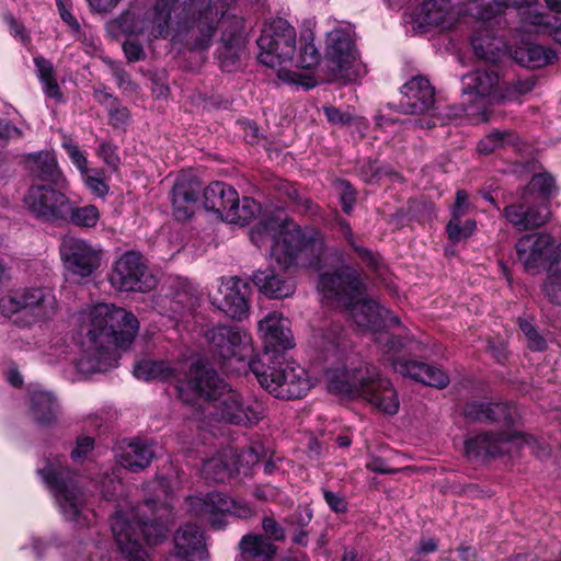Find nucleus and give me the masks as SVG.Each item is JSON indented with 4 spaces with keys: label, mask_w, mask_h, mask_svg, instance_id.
Masks as SVG:
<instances>
[{
    "label": "nucleus",
    "mask_w": 561,
    "mask_h": 561,
    "mask_svg": "<svg viewBox=\"0 0 561 561\" xmlns=\"http://www.w3.org/2000/svg\"><path fill=\"white\" fill-rule=\"evenodd\" d=\"M37 472L53 491L64 517L82 527L90 526L91 517H94V514L88 508L89 494L77 476L59 459L47 461L46 466L38 469Z\"/></svg>",
    "instance_id": "obj_5"
},
{
    "label": "nucleus",
    "mask_w": 561,
    "mask_h": 561,
    "mask_svg": "<svg viewBox=\"0 0 561 561\" xmlns=\"http://www.w3.org/2000/svg\"><path fill=\"white\" fill-rule=\"evenodd\" d=\"M542 288L552 304L561 305V277H552L548 274Z\"/></svg>",
    "instance_id": "obj_61"
},
{
    "label": "nucleus",
    "mask_w": 561,
    "mask_h": 561,
    "mask_svg": "<svg viewBox=\"0 0 561 561\" xmlns=\"http://www.w3.org/2000/svg\"><path fill=\"white\" fill-rule=\"evenodd\" d=\"M324 249V237L320 231L311 228L301 229L293 222L280 221L271 255L280 268L288 270L298 261L309 265L318 264Z\"/></svg>",
    "instance_id": "obj_7"
},
{
    "label": "nucleus",
    "mask_w": 561,
    "mask_h": 561,
    "mask_svg": "<svg viewBox=\"0 0 561 561\" xmlns=\"http://www.w3.org/2000/svg\"><path fill=\"white\" fill-rule=\"evenodd\" d=\"M471 45L478 59L492 65L506 56L505 43L491 30H477L471 38Z\"/></svg>",
    "instance_id": "obj_36"
},
{
    "label": "nucleus",
    "mask_w": 561,
    "mask_h": 561,
    "mask_svg": "<svg viewBox=\"0 0 561 561\" xmlns=\"http://www.w3.org/2000/svg\"><path fill=\"white\" fill-rule=\"evenodd\" d=\"M360 297L362 296L345 302L344 306L358 328L376 331L381 327L383 321L381 308L376 301L362 299Z\"/></svg>",
    "instance_id": "obj_35"
},
{
    "label": "nucleus",
    "mask_w": 561,
    "mask_h": 561,
    "mask_svg": "<svg viewBox=\"0 0 561 561\" xmlns=\"http://www.w3.org/2000/svg\"><path fill=\"white\" fill-rule=\"evenodd\" d=\"M459 18V11L453 0H425L416 14L415 21L420 27H454Z\"/></svg>",
    "instance_id": "obj_25"
},
{
    "label": "nucleus",
    "mask_w": 561,
    "mask_h": 561,
    "mask_svg": "<svg viewBox=\"0 0 561 561\" xmlns=\"http://www.w3.org/2000/svg\"><path fill=\"white\" fill-rule=\"evenodd\" d=\"M497 149H512L515 152L522 153L528 149V145L508 129L494 130L478 144V150L483 154H490Z\"/></svg>",
    "instance_id": "obj_40"
},
{
    "label": "nucleus",
    "mask_w": 561,
    "mask_h": 561,
    "mask_svg": "<svg viewBox=\"0 0 561 561\" xmlns=\"http://www.w3.org/2000/svg\"><path fill=\"white\" fill-rule=\"evenodd\" d=\"M35 66L37 68L38 78L44 85V92L48 98L57 101L61 100V92L59 85L54 76L53 65L44 57L34 58Z\"/></svg>",
    "instance_id": "obj_48"
},
{
    "label": "nucleus",
    "mask_w": 561,
    "mask_h": 561,
    "mask_svg": "<svg viewBox=\"0 0 561 561\" xmlns=\"http://www.w3.org/2000/svg\"><path fill=\"white\" fill-rule=\"evenodd\" d=\"M186 504L190 513L208 522L213 528L221 529L226 525L228 512L233 506V499L220 492H209L203 496L187 497Z\"/></svg>",
    "instance_id": "obj_21"
},
{
    "label": "nucleus",
    "mask_w": 561,
    "mask_h": 561,
    "mask_svg": "<svg viewBox=\"0 0 561 561\" xmlns=\"http://www.w3.org/2000/svg\"><path fill=\"white\" fill-rule=\"evenodd\" d=\"M239 471L236 451L232 449H225L208 458L202 468L204 478L213 482H225Z\"/></svg>",
    "instance_id": "obj_37"
},
{
    "label": "nucleus",
    "mask_w": 561,
    "mask_h": 561,
    "mask_svg": "<svg viewBox=\"0 0 561 561\" xmlns=\"http://www.w3.org/2000/svg\"><path fill=\"white\" fill-rule=\"evenodd\" d=\"M401 94L399 108L404 114H425L434 105V88L422 76L414 77L407 82L401 89Z\"/></svg>",
    "instance_id": "obj_22"
},
{
    "label": "nucleus",
    "mask_w": 561,
    "mask_h": 561,
    "mask_svg": "<svg viewBox=\"0 0 561 561\" xmlns=\"http://www.w3.org/2000/svg\"><path fill=\"white\" fill-rule=\"evenodd\" d=\"M221 298H213L211 304L232 320L242 321L249 314L251 288L247 280L238 276L225 279L220 287Z\"/></svg>",
    "instance_id": "obj_18"
},
{
    "label": "nucleus",
    "mask_w": 561,
    "mask_h": 561,
    "mask_svg": "<svg viewBox=\"0 0 561 561\" xmlns=\"http://www.w3.org/2000/svg\"><path fill=\"white\" fill-rule=\"evenodd\" d=\"M259 330L264 342V352L268 353L270 363L283 358V352L295 345L288 319L277 311L268 312L259 321Z\"/></svg>",
    "instance_id": "obj_17"
},
{
    "label": "nucleus",
    "mask_w": 561,
    "mask_h": 561,
    "mask_svg": "<svg viewBox=\"0 0 561 561\" xmlns=\"http://www.w3.org/2000/svg\"><path fill=\"white\" fill-rule=\"evenodd\" d=\"M264 448L260 443L252 444L241 453H236L237 467L240 469L241 466L251 467L261 460L263 457Z\"/></svg>",
    "instance_id": "obj_53"
},
{
    "label": "nucleus",
    "mask_w": 561,
    "mask_h": 561,
    "mask_svg": "<svg viewBox=\"0 0 561 561\" xmlns=\"http://www.w3.org/2000/svg\"><path fill=\"white\" fill-rule=\"evenodd\" d=\"M471 207L468 193L465 190H458L451 210V218L446 226L448 237L454 242L469 238L476 230L477 224L474 220L468 219L462 222V217L470 211Z\"/></svg>",
    "instance_id": "obj_30"
},
{
    "label": "nucleus",
    "mask_w": 561,
    "mask_h": 561,
    "mask_svg": "<svg viewBox=\"0 0 561 561\" xmlns=\"http://www.w3.org/2000/svg\"><path fill=\"white\" fill-rule=\"evenodd\" d=\"M262 529L265 533L266 537L270 541H282L285 539V530L278 524V522L272 516H265L262 519Z\"/></svg>",
    "instance_id": "obj_57"
},
{
    "label": "nucleus",
    "mask_w": 561,
    "mask_h": 561,
    "mask_svg": "<svg viewBox=\"0 0 561 561\" xmlns=\"http://www.w3.org/2000/svg\"><path fill=\"white\" fill-rule=\"evenodd\" d=\"M535 79L534 77H526V78H513L510 81H503L502 82V94H497L500 98H502V101H511L518 99L520 95L526 94L530 92L535 87Z\"/></svg>",
    "instance_id": "obj_49"
},
{
    "label": "nucleus",
    "mask_w": 561,
    "mask_h": 561,
    "mask_svg": "<svg viewBox=\"0 0 561 561\" xmlns=\"http://www.w3.org/2000/svg\"><path fill=\"white\" fill-rule=\"evenodd\" d=\"M396 373L410 377L430 387L443 389L448 386V375L436 366L416 360L394 359L391 363Z\"/></svg>",
    "instance_id": "obj_27"
},
{
    "label": "nucleus",
    "mask_w": 561,
    "mask_h": 561,
    "mask_svg": "<svg viewBox=\"0 0 561 561\" xmlns=\"http://www.w3.org/2000/svg\"><path fill=\"white\" fill-rule=\"evenodd\" d=\"M318 289L328 299L344 305L365 291L359 273L351 267L343 266L334 273H323L319 277Z\"/></svg>",
    "instance_id": "obj_15"
},
{
    "label": "nucleus",
    "mask_w": 561,
    "mask_h": 561,
    "mask_svg": "<svg viewBox=\"0 0 561 561\" xmlns=\"http://www.w3.org/2000/svg\"><path fill=\"white\" fill-rule=\"evenodd\" d=\"M556 58L553 49L537 44H527L516 49L514 54V59L527 68H541L551 64Z\"/></svg>",
    "instance_id": "obj_43"
},
{
    "label": "nucleus",
    "mask_w": 561,
    "mask_h": 561,
    "mask_svg": "<svg viewBox=\"0 0 561 561\" xmlns=\"http://www.w3.org/2000/svg\"><path fill=\"white\" fill-rule=\"evenodd\" d=\"M24 203L35 218L45 222H61L70 210V199L50 185H32Z\"/></svg>",
    "instance_id": "obj_13"
},
{
    "label": "nucleus",
    "mask_w": 561,
    "mask_h": 561,
    "mask_svg": "<svg viewBox=\"0 0 561 561\" xmlns=\"http://www.w3.org/2000/svg\"><path fill=\"white\" fill-rule=\"evenodd\" d=\"M339 226L344 237L346 238L348 244L354 249L358 256L370 267L377 268V260L375 259L373 253L368 249L355 244L350 224L344 219H340Z\"/></svg>",
    "instance_id": "obj_52"
},
{
    "label": "nucleus",
    "mask_w": 561,
    "mask_h": 561,
    "mask_svg": "<svg viewBox=\"0 0 561 561\" xmlns=\"http://www.w3.org/2000/svg\"><path fill=\"white\" fill-rule=\"evenodd\" d=\"M56 297L47 287H26L0 299V311L5 317L23 313L31 322L53 319L57 312Z\"/></svg>",
    "instance_id": "obj_9"
},
{
    "label": "nucleus",
    "mask_w": 561,
    "mask_h": 561,
    "mask_svg": "<svg viewBox=\"0 0 561 561\" xmlns=\"http://www.w3.org/2000/svg\"><path fill=\"white\" fill-rule=\"evenodd\" d=\"M527 445L537 456L547 455L539 440L519 433H481L465 442V451L471 460H486L510 453L513 446Z\"/></svg>",
    "instance_id": "obj_11"
},
{
    "label": "nucleus",
    "mask_w": 561,
    "mask_h": 561,
    "mask_svg": "<svg viewBox=\"0 0 561 561\" xmlns=\"http://www.w3.org/2000/svg\"><path fill=\"white\" fill-rule=\"evenodd\" d=\"M174 551L167 561H203L206 558L205 540L201 528L194 524L182 526L174 535Z\"/></svg>",
    "instance_id": "obj_24"
},
{
    "label": "nucleus",
    "mask_w": 561,
    "mask_h": 561,
    "mask_svg": "<svg viewBox=\"0 0 561 561\" xmlns=\"http://www.w3.org/2000/svg\"><path fill=\"white\" fill-rule=\"evenodd\" d=\"M59 405L56 398L47 391L36 390L31 393V414L39 425L56 422Z\"/></svg>",
    "instance_id": "obj_41"
},
{
    "label": "nucleus",
    "mask_w": 561,
    "mask_h": 561,
    "mask_svg": "<svg viewBox=\"0 0 561 561\" xmlns=\"http://www.w3.org/2000/svg\"><path fill=\"white\" fill-rule=\"evenodd\" d=\"M489 403L472 402L465 408V416L470 421H488Z\"/></svg>",
    "instance_id": "obj_62"
},
{
    "label": "nucleus",
    "mask_w": 561,
    "mask_h": 561,
    "mask_svg": "<svg viewBox=\"0 0 561 561\" xmlns=\"http://www.w3.org/2000/svg\"><path fill=\"white\" fill-rule=\"evenodd\" d=\"M26 169L35 179L54 184L57 187H64L66 182L60 171L57 159L53 152L38 151L25 157Z\"/></svg>",
    "instance_id": "obj_29"
},
{
    "label": "nucleus",
    "mask_w": 561,
    "mask_h": 561,
    "mask_svg": "<svg viewBox=\"0 0 561 561\" xmlns=\"http://www.w3.org/2000/svg\"><path fill=\"white\" fill-rule=\"evenodd\" d=\"M518 196L517 202L507 205L503 210L507 222L519 231L542 226L549 218V210L543 206L534 205L528 187H524Z\"/></svg>",
    "instance_id": "obj_20"
},
{
    "label": "nucleus",
    "mask_w": 561,
    "mask_h": 561,
    "mask_svg": "<svg viewBox=\"0 0 561 561\" xmlns=\"http://www.w3.org/2000/svg\"><path fill=\"white\" fill-rule=\"evenodd\" d=\"M247 366L256 377L259 383L278 399H300L312 387L305 368L285 363L283 358L270 363L268 353L250 359Z\"/></svg>",
    "instance_id": "obj_6"
},
{
    "label": "nucleus",
    "mask_w": 561,
    "mask_h": 561,
    "mask_svg": "<svg viewBox=\"0 0 561 561\" xmlns=\"http://www.w3.org/2000/svg\"><path fill=\"white\" fill-rule=\"evenodd\" d=\"M229 23L230 30H224L217 48L221 67L227 71H231L234 68L243 45L241 20L233 18Z\"/></svg>",
    "instance_id": "obj_32"
},
{
    "label": "nucleus",
    "mask_w": 561,
    "mask_h": 561,
    "mask_svg": "<svg viewBox=\"0 0 561 561\" xmlns=\"http://www.w3.org/2000/svg\"><path fill=\"white\" fill-rule=\"evenodd\" d=\"M178 388L179 398L184 403H193L196 398H204L214 403L221 420L236 425L248 426L264 416L262 402L245 401L215 369L199 363L191 366L188 380L180 383Z\"/></svg>",
    "instance_id": "obj_3"
},
{
    "label": "nucleus",
    "mask_w": 561,
    "mask_h": 561,
    "mask_svg": "<svg viewBox=\"0 0 561 561\" xmlns=\"http://www.w3.org/2000/svg\"><path fill=\"white\" fill-rule=\"evenodd\" d=\"M56 4L62 21L69 26L73 34L80 33V24L71 13L70 0H56Z\"/></svg>",
    "instance_id": "obj_58"
},
{
    "label": "nucleus",
    "mask_w": 561,
    "mask_h": 561,
    "mask_svg": "<svg viewBox=\"0 0 561 561\" xmlns=\"http://www.w3.org/2000/svg\"><path fill=\"white\" fill-rule=\"evenodd\" d=\"M323 112L327 119L332 124L347 125L353 119L351 114L342 112L340 108L335 106H324Z\"/></svg>",
    "instance_id": "obj_64"
},
{
    "label": "nucleus",
    "mask_w": 561,
    "mask_h": 561,
    "mask_svg": "<svg viewBox=\"0 0 561 561\" xmlns=\"http://www.w3.org/2000/svg\"><path fill=\"white\" fill-rule=\"evenodd\" d=\"M238 201V192L224 182H213L203 192V205L225 220V213Z\"/></svg>",
    "instance_id": "obj_34"
},
{
    "label": "nucleus",
    "mask_w": 561,
    "mask_h": 561,
    "mask_svg": "<svg viewBox=\"0 0 561 561\" xmlns=\"http://www.w3.org/2000/svg\"><path fill=\"white\" fill-rule=\"evenodd\" d=\"M62 148L66 150L71 162L82 174L88 173V160L79 147L69 138L64 139Z\"/></svg>",
    "instance_id": "obj_54"
},
{
    "label": "nucleus",
    "mask_w": 561,
    "mask_h": 561,
    "mask_svg": "<svg viewBox=\"0 0 561 561\" xmlns=\"http://www.w3.org/2000/svg\"><path fill=\"white\" fill-rule=\"evenodd\" d=\"M463 93H473L490 102H502L503 88L500 76L493 68H477L462 77Z\"/></svg>",
    "instance_id": "obj_26"
},
{
    "label": "nucleus",
    "mask_w": 561,
    "mask_h": 561,
    "mask_svg": "<svg viewBox=\"0 0 561 561\" xmlns=\"http://www.w3.org/2000/svg\"><path fill=\"white\" fill-rule=\"evenodd\" d=\"M355 58V44L351 34L343 28L331 31L327 35L324 57L320 64L323 79L328 82L351 80Z\"/></svg>",
    "instance_id": "obj_10"
},
{
    "label": "nucleus",
    "mask_w": 561,
    "mask_h": 561,
    "mask_svg": "<svg viewBox=\"0 0 561 561\" xmlns=\"http://www.w3.org/2000/svg\"><path fill=\"white\" fill-rule=\"evenodd\" d=\"M147 266L139 252L124 253L113 265L110 282L121 291H145L144 276Z\"/></svg>",
    "instance_id": "obj_19"
},
{
    "label": "nucleus",
    "mask_w": 561,
    "mask_h": 561,
    "mask_svg": "<svg viewBox=\"0 0 561 561\" xmlns=\"http://www.w3.org/2000/svg\"><path fill=\"white\" fill-rule=\"evenodd\" d=\"M144 508H147L149 511H152L156 513L157 511H162L159 516H154L152 518H145L144 516H140L139 514H135L134 512L129 513L128 515L123 513L122 511H117L115 515L111 519V524L113 523L114 518L118 515L123 516L128 524L130 525L129 533L131 536L138 539L140 541V534L142 539L150 546L159 543L161 540H163L169 531L168 527V520L164 518V513H167L169 510L167 506L161 505L159 508L157 506V502L153 499H147L144 503ZM141 543V542H139ZM142 547V545H140Z\"/></svg>",
    "instance_id": "obj_16"
},
{
    "label": "nucleus",
    "mask_w": 561,
    "mask_h": 561,
    "mask_svg": "<svg viewBox=\"0 0 561 561\" xmlns=\"http://www.w3.org/2000/svg\"><path fill=\"white\" fill-rule=\"evenodd\" d=\"M154 456L153 445L142 439H134L119 446L116 454L118 463L131 472L145 470Z\"/></svg>",
    "instance_id": "obj_31"
},
{
    "label": "nucleus",
    "mask_w": 561,
    "mask_h": 561,
    "mask_svg": "<svg viewBox=\"0 0 561 561\" xmlns=\"http://www.w3.org/2000/svg\"><path fill=\"white\" fill-rule=\"evenodd\" d=\"M98 154L103 159V161L113 169H116L119 164V158L116 153V147L102 141L99 146Z\"/></svg>",
    "instance_id": "obj_63"
},
{
    "label": "nucleus",
    "mask_w": 561,
    "mask_h": 561,
    "mask_svg": "<svg viewBox=\"0 0 561 561\" xmlns=\"http://www.w3.org/2000/svg\"><path fill=\"white\" fill-rule=\"evenodd\" d=\"M280 228V220L276 218H267L257 222L251 228L250 239L257 248H261L267 243L271 247L274 244L277 231Z\"/></svg>",
    "instance_id": "obj_47"
},
{
    "label": "nucleus",
    "mask_w": 561,
    "mask_h": 561,
    "mask_svg": "<svg viewBox=\"0 0 561 561\" xmlns=\"http://www.w3.org/2000/svg\"><path fill=\"white\" fill-rule=\"evenodd\" d=\"M376 343L385 351L399 353L403 346V340L399 336L392 335L387 331H375Z\"/></svg>",
    "instance_id": "obj_55"
},
{
    "label": "nucleus",
    "mask_w": 561,
    "mask_h": 561,
    "mask_svg": "<svg viewBox=\"0 0 561 561\" xmlns=\"http://www.w3.org/2000/svg\"><path fill=\"white\" fill-rule=\"evenodd\" d=\"M60 257L68 275L77 278L92 276L101 266L103 250L90 241L66 236L59 247Z\"/></svg>",
    "instance_id": "obj_12"
},
{
    "label": "nucleus",
    "mask_w": 561,
    "mask_h": 561,
    "mask_svg": "<svg viewBox=\"0 0 561 561\" xmlns=\"http://www.w3.org/2000/svg\"><path fill=\"white\" fill-rule=\"evenodd\" d=\"M181 371L168 360H140L134 367V376L145 381H176L175 388L179 393V385L188 380V375L182 379Z\"/></svg>",
    "instance_id": "obj_33"
},
{
    "label": "nucleus",
    "mask_w": 561,
    "mask_h": 561,
    "mask_svg": "<svg viewBox=\"0 0 561 561\" xmlns=\"http://www.w3.org/2000/svg\"><path fill=\"white\" fill-rule=\"evenodd\" d=\"M205 337L211 351L222 359L243 363L252 353L250 334L237 325L217 324L206 331Z\"/></svg>",
    "instance_id": "obj_14"
},
{
    "label": "nucleus",
    "mask_w": 561,
    "mask_h": 561,
    "mask_svg": "<svg viewBox=\"0 0 561 561\" xmlns=\"http://www.w3.org/2000/svg\"><path fill=\"white\" fill-rule=\"evenodd\" d=\"M100 219V211L94 205L76 206L70 201V210L61 222H70L82 228H93Z\"/></svg>",
    "instance_id": "obj_46"
},
{
    "label": "nucleus",
    "mask_w": 561,
    "mask_h": 561,
    "mask_svg": "<svg viewBox=\"0 0 561 561\" xmlns=\"http://www.w3.org/2000/svg\"><path fill=\"white\" fill-rule=\"evenodd\" d=\"M289 64L302 69H310L314 66L320 67V54L313 44V34L311 32L301 34L299 53L297 55L294 54V61Z\"/></svg>",
    "instance_id": "obj_45"
},
{
    "label": "nucleus",
    "mask_w": 561,
    "mask_h": 561,
    "mask_svg": "<svg viewBox=\"0 0 561 561\" xmlns=\"http://www.w3.org/2000/svg\"><path fill=\"white\" fill-rule=\"evenodd\" d=\"M130 525L118 515L112 523V533L122 553L130 561H147V552L129 533Z\"/></svg>",
    "instance_id": "obj_39"
},
{
    "label": "nucleus",
    "mask_w": 561,
    "mask_h": 561,
    "mask_svg": "<svg viewBox=\"0 0 561 561\" xmlns=\"http://www.w3.org/2000/svg\"><path fill=\"white\" fill-rule=\"evenodd\" d=\"M101 493L106 501H114L116 496L122 493V482L118 476L113 471L112 473L104 472L99 480Z\"/></svg>",
    "instance_id": "obj_51"
},
{
    "label": "nucleus",
    "mask_w": 561,
    "mask_h": 561,
    "mask_svg": "<svg viewBox=\"0 0 561 561\" xmlns=\"http://www.w3.org/2000/svg\"><path fill=\"white\" fill-rule=\"evenodd\" d=\"M228 12L227 0H157L152 10L144 14L124 12L119 28L127 34H147L149 38H174L195 49H205L217 30L220 19Z\"/></svg>",
    "instance_id": "obj_1"
},
{
    "label": "nucleus",
    "mask_w": 561,
    "mask_h": 561,
    "mask_svg": "<svg viewBox=\"0 0 561 561\" xmlns=\"http://www.w3.org/2000/svg\"><path fill=\"white\" fill-rule=\"evenodd\" d=\"M328 389L339 396L359 397L387 414H396L399 410L398 394L390 380L370 364H365L352 371L339 369L330 371Z\"/></svg>",
    "instance_id": "obj_4"
},
{
    "label": "nucleus",
    "mask_w": 561,
    "mask_h": 561,
    "mask_svg": "<svg viewBox=\"0 0 561 561\" xmlns=\"http://www.w3.org/2000/svg\"><path fill=\"white\" fill-rule=\"evenodd\" d=\"M81 330L85 336V351L77 360L76 368L88 375L107 370L112 365V351L131 344L139 330V322L124 308L99 304L89 311Z\"/></svg>",
    "instance_id": "obj_2"
},
{
    "label": "nucleus",
    "mask_w": 561,
    "mask_h": 561,
    "mask_svg": "<svg viewBox=\"0 0 561 561\" xmlns=\"http://www.w3.org/2000/svg\"><path fill=\"white\" fill-rule=\"evenodd\" d=\"M260 211L261 206L259 203L251 197H243L241 204L238 199L236 204L229 208L228 213H225V221L244 226Z\"/></svg>",
    "instance_id": "obj_44"
},
{
    "label": "nucleus",
    "mask_w": 561,
    "mask_h": 561,
    "mask_svg": "<svg viewBox=\"0 0 561 561\" xmlns=\"http://www.w3.org/2000/svg\"><path fill=\"white\" fill-rule=\"evenodd\" d=\"M526 20L528 24L537 27L539 32L547 33L550 36H552V31L558 26L554 25L545 13L537 11L528 12Z\"/></svg>",
    "instance_id": "obj_56"
},
{
    "label": "nucleus",
    "mask_w": 561,
    "mask_h": 561,
    "mask_svg": "<svg viewBox=\"0 0 561 561\" xmlns=\"http://www.w3.org/2000/svg\"><path fill=\"white\" fill-rule=\"evenodd\" d=\"M519 327L529 341V348L537 352L545 350V340L539 335L536 328L530 322L522 321Z\"/></svg>",
    "instance_id": "obj_60"
},
{
    "label": "nucleus",
    "mask_w": 561,
    "mask_h": 561,
    "mask_svg": "<svg viewBox=\"0 0 561 561\" xmlns=\"http://www.w3.org/2000/svg\"><path fill=\"white\" fill-rule=\"evenodd\" d=\"M201 181L192 174L178 176L171 192L173 213L178 220L188 219L198 206Z\"/></svg>",
    "instance_id": "obj_23"
},
{
    "label": "nucleus",
    "mask_w": 561,
    "mask_h": 561,
    "mask_svg": "<svg viewBox=\"0 0 561 561\" xmlns=\"http://www.w3.org/2000/svg\"><path fill=\"white\" fill-rule=\"evenodd\" d=\"M251 279L262 294L272 299L290 297L296 290L295 280L286 272H276L275 268L256 271Z\"/></svg>",
    "instance_id": "obj_28"
},
{
    "label": "nucleus",
    "mask_w": 561,
    "mask_h": 561,
    "mask_svg": "<svg viewBox=\"0 0 561 561\" xmlns=\"http://www.w3.org/2000/svg\"><path fill=\"white\" fill-rule=\"evenodd\" d=\"M257 59L261 64L270 68L279 67L277 76L280 80L295 81L284 67L294 61L296 53V31L286 20L278 18L267 24L257 38Z\"/></svg>",
    "instance_id": "obj_8"
},
{
    "label": "nucleus",
    "mask_w": 561,
    "mask_h": 561,
    "mask_svg": "<svg viewBox=\"0 0 561 561\" xmlns=\"http://www.w3.org/2000/svg\"><path fill=\"white\" fill-rule=\"evenodd\" d=\"M529 192L533 194L531 190H536L540 192L543 195H549L554 187V180L553 178L548 173H539L535 174L531 178V181L529 183Z\"/></svg>",
    "instance_id": "obj_59"
},
{
    "label": "nucleus",
    "mask_w": 561,
    "mask_h": 561,
    "mask_svg": "<svg viewBox=\"0 0 561 561\" xmlns=\"http://www.w3.org/2000/svg\"><path fill=\"white\" fill-rule=\"evenodd\" d=\"M547 234H527L522 237L516 244V253L525 270L530 271L538 266L546 248L550 244Z\"/></svg>",
    "instance_id": "obj_38"
},
{
    "label": "nucleus",
    "mask_w": 561,
    "mask_h": 561,
    "mask_svg": "<svg viewBox=\"0 0 561 561\" xmlns=\"http://www.w3.org/2000/svg\"><path fill=\"white\" fill-rule=\"evenodd\" d=\"M238 548L242 560L245 558H262L268 561L277 552V547L273 542L264 536L255 534L244 535L239 541Z\"/></svg>",
    "instance_id": "obj_42"
},
{
    "label": "nucleus",
    "mask_w": 561,
    "mask_h": 561,
    "mask_svg": "<svg viewBox=\"0 0 561 561\" xmlns=\"http://www.w3.org/2000/svg\"><path fill=\"white\" fill-rule=\"evenodd\" d=\"M488 422L510 426L514 423L516 410L508 403H489Z\"/></svg>",
    "instance_id": "obj_50"
}]
</instances>
